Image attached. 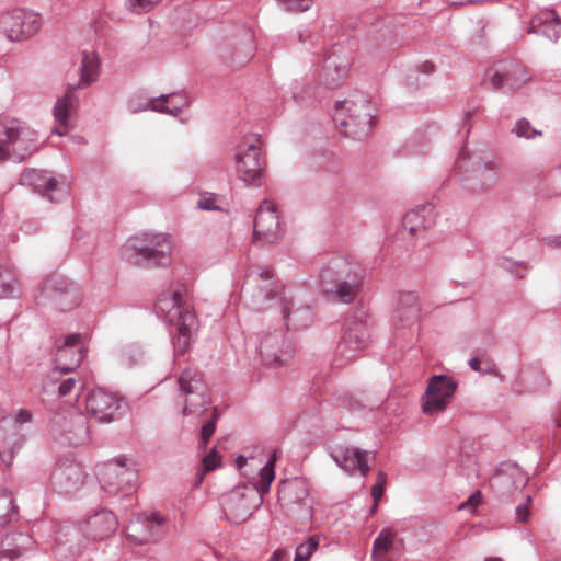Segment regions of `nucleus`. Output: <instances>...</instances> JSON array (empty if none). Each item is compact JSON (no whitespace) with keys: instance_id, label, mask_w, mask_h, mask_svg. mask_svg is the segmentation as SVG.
<instances>
[{"instance_id":"nucleus-1","label":"nucleus","mask_w":561,"mask_h":561,"mask_svg":"<svg viewBox=\"0 0 561 561\" xmlns=\"http://www.w3.org/2000/svg\"><path fill=\"white\" fill-rule=\"evenodd\" d=\"M365 275V268L359 262L345 257L331 259L319 273L322 290L344 304H351L356 298Z\"/></svg>"},{"instance_id":"nucleus-2","label":"nucleus","mask_w":561,"mask_h":561,"mask_svg":"<svg viewBox=\"0 0 561 561\" xmlns=\"http://www.w3.org/2000/svg\"><path fill=\"white\" fill-rule=\"evenodd\" d=\"M374 107L363 92L336 102L333 121L337 130L346 137L358 141L366 139L374 127Z\"/></svg>"},{"instance_id":"nucleus-3","label":"nucleus","mask_w":561,"mask_h":561,"mask_svg":"<svg viewBox=\"0 0 561 561\" xmlns=\"http://www.w3.org/2000/svg\"><path fill=\"white\" fill-rule=\"evenodd\" d=\"M186 288L182 287L161 297L157 309L167 313L168 321L176 328L178 336L172 339L175 356L184 355L191 345L193 333L197 330V318L184 298Z\"/></svg>"},{"instance_id":"nucleus-4","label":"nucleus","mask_w":561,"mask_h":561,"mask_svg":"<svg viewBox=\"0 0 561 561\" xmlns=\"http://www.w3.org/2000/svg\"><path fill=\"white\" fill-rule=\"evenodd\" d=\"M456 167L465 174L461 181L462 188L473 193L485 191L499 179L497 168L492 154L488 151L470 154L466 148H462L456 160Z\"/></svg>"},{"instance_id":"nucleus-5","label":"nucleus","mask_w":561,"mask_h":561,"mask_svg":"<svg viewBox=\"0 0 561 561\" xmlns=\"http://www.w3.org/2000/svg\"><path fill=\"white\" fill-rule=\"evenodd\" d=\"M48 428L50 437L62 445L80 446L90 440L88 417L75 408L51 411Z\"/></svg>"},{"instance_id":"nucleus-6","label":"nucleus","mask_w":561,"mask_h":561,"mask_svg":"<svg viewBox=\"0 0 561 561\" xmlns=\"http://www.w3.org/2000/svg\"><path fill=\"white\" fill-rule=\"evenodd\" d=\"M124 253L138 265H163L169 261L171 244L165 234L144 233L142 237L130 238L124 245Z\"/></svg>"},{"instance_id":"nucleus-7","label":"nucleus","mask_w":561,"mask_h":561,"mask_svg":"<svg viewBox=\"0 0 561 561\" xmlns=\"http://www.w3.org/2000/svg\"><path fill=\"white\" fill-rule=\"evenodd\" d=\"M225 518L236 525L245 523L263 504V497L253 484L237 485L220 499Z\"/></svg>"},{"instance_id":"nucleus-8","label":"nucleus","mask_w":561,"mask_h":561,"mask_svg":"<svg viewBox=\"0 0 561 561\" xmlns=\"http://www.w3.org/2000/svg\"><path fill=\"white\" fill-rule=\"evenodd\" d=\"M371 342V320L364 310H357L345 321L337 353L346 362L355 358Z\"/></svg>"},{"instance_id":"nucleus-9","label":"nucleus","mask_w":561,"mask_h":561,"mask_svg":"<svg viewBox=\"0 0 561 561\" xmlns=\"http://www.w3.org/2000/svg\"><path fill=\"white\" fill-rule=\"evenodd\" d=\"M32 420L33 413L26 409H20L14 415L0 420V460L5 466H11L25 442V434L21 426L31 423Z\"/></svg>"},{"instance_id":"nucleus-10","label":"nucleus","mask_w":561,"mask_h":561,"mask_svg":"<svg viewBox=\"0 0 561 561\" xmlns=\"http://www.w3.org/2000/svg\"><path fill=\"white\" fill-rule=\"evenodd\" d=\"M137 480V471L128 468L125 459L118 458L110 460L103 466L100 482L102 490L108 495L117 496L122 494V500L131 503Z\"/></svg>"},{"instance_id":"nucleus-11","label":"nucleus","mask_w":561,"mask_h":561,"mask_svg":"<svg viewBox=\"0 0 561 561\" xmlns=\"http://www.w3.org/2000/svg\"><path fill=\"white\" fill-rule=\"evenodd\" d=\"M179 389L185 394V404L182 409L183 416L191 414L197 417L207 414L211 404L208 388L199 371L187 368L179 377Z\"/></svg>"},{"instance_id":"nucleus-12","label":"nucleus","mask_w":561,"mask_h":561,"mask_svg":"<svg viewBox=\"0 0 561 561\" xmlns=\"http://www.w3.org/2000/svg\"><path fill=\"white\" fill-rule=\"evenodd\" d=\"M85 409L98 422L111 423L127 413L128 404L123 397L96 387L87 394Z\"/></svg>"},{"instance_id":"nucleus-13","label":"nucleus","mask_w":561,"mask_h":561,"mask_svg":"<svg viewBox=\"0 0 561 561\" xmlns=\"http://www.w3.org/2000/svg\"><path fill=\"white\" fill-rule=\"evenodd\" d=\"M42 27L41 15L25 9H13L0 14V31L11 42H21L35 35Z\"/></svg>"},{"instance_id":"nucleus-14","label":"nucleus","mask_w":561,"mask_h":561,"mask_svg":"<svg viewBox=\"0 0 561 561\" xmlns=\"http://www.w3.org/2000/svg\"><path fill=\"white\" fill-rule=\"evenodd\" d=\"M38 299H47L59 311H68L81 301L79 287L62 275H50L44 279Z\"/></svg>"},{"instance_id":"nucleus-15","label":"nucleus","mask_w":561,"mask_h":561,"mask_svg":"<svg viewBox=\"0 0 561 561\" xmlns=\"http://www.w3.org/2000/svg\"><path fill=\"white\" fill-rule=\"evenodd\" d=\"M259 355L265 366H283L294 356V344L282 330H275L260 337Z\"/></svg>"},{"instance_id":"nucleus-16","label":"nucleus","mask_w":561,"mask_h":561,"mask_svg":"<svg viewBox=\"0 0 561 561\" xmlns=\"http://www.w3.org/2000/svg\"><path fill=\"white\" fill-rule=\"evenodd\" d=\"M457 381L447 375H434L428 379L422 409L426 414L444 411L457 390Z\"/></svg>"},{"instance_id":"nucleus-17","label":"nucleus","mask_w":561,"mask_h":561,"mask_svg":"<svg viewBox=\"0 0 561 561\" xmlns=\"http://www.w3.org/2000/svg\"><path fill=\"white\" fill-rule=\"evenodd\" d=\"M251 284L257 287V293L252 295V304L255 310L264 309L272 300L278 299L280 301L284 294H287L285 289L278 290L274 274L267 266L255 267L247 274L245 286Z\"/></svg>"},{"instance_id":"nucleus-18","label":"nucleus","mask_w":561,"mask_h":561,"mask_svg":"<svg viewBox=\"0 0 561 561\" xmlns=\"http://www.w3.org/2000/svg\"><path fill=\"white\" fill-rule=\"evenodd\" d=\"M87 473L83 467L73 460L57 463L50 473L51 489L65 496L78 492L84 484Z\"/></svg>"},{"instance_id":"nucleus-19","label":"nucleus","mask_w":561,"mask_h":561,"mask_svg":"<svg viewBox=\"0 0 561 561\" xmlns=\"http://www.w3.org/2000/svg\"><path fill=\"white\" fill-rule=\"evenodd\" d=\"M3 136L12 152V160L20 162L37 149L35 130L14 119L4 126Z\"/></svg>"},{"instance_id":"nucleus-20","label":"nucleus","mask_w":561,"mask_h":561,"mask_svg":"<svg viewBox=\"0 0 561 561\" xmlns=\"http://www.w3.org/2000/svg\"><path fill=\"white\" fill-rule=\"evenodd\" d=\"M491 84L495 89L515 91L530 80L526 67L514 60H502L486 72Z\"/></svg>"},{"instance_id":"nucleus-21","label":"nucleus","mask_w":561,"mask_h":561,"mask_svg":"<svg viewBox=\"0 0 561 561\" xmlns=\"http://www.w3.org/2000/svg\"><path fill=\"white\" fill-rule=\"evenodd\" d=\"M282 233L283 228L275 205L272 202L263 201L254 218L253 241L274 244Z\"/></svg>"},{"instance_id":"nucleus-22","label":"nucleus","mask_w":561,"mask_h":561,"mask_svg":"<svg viewBox=\"0 0 561 561\" xmlns=\"http://www.w3.org/2000/svg\"><path fill=\"white\" fill-rule=\"evenodd\" d=\"M167 533L165 519L149 515L138 517L127 526V538L135 545H147L160 540Z\"/></svg>"},{"instance_id":"nucleus-23","label":"nucleus","mask_w":561,"mask_h":561,"mask_svg":"<svg viewBox=\"0 0 561 561\" xmlns=\"http://www.w3.org/2000/svg\"><path fill=\"white\" fill-rule=\"evenodd\" d=\"M528 482V477L516 463H501L490 479V486L499 496H510L522 490Z\"/></svg>"},{"instance_id":"nucleus-24","label":"nucleus","mask_w":561,"mask_h":561,"mask_svg":"<svg viewBox=\"0 0 561 561\" xmlns=\"http://www.w3.org/2000/svg\"><path fill=\"white\" fill-rule=\"evenodd\" d=\"M330 456L340 468L350 473L358 471L363 477H366L370 471L367 450L346 445H336L331 448Z\"/></svg>"},{"instance_id":"nucleus-25","label":"nucleus","mask_w":561,"mask_h":561,"mask_svg":"<svg viewBox=\"0 0 561 561\" xmlns=\"http://www.w3.org/2000/svg\"><path fill=\"white\" fill-rule=\"evenodd\" d=\"M35 549V541L30 534L9 533L0 543V561H22L34 553Z\"/></svg>"},{"instance_id":"nucleus-26","label":"nucleus","mask_w":561,"mask_h":561,"mask_svg":"<svg viewBox=\"0 0 561 561\" xmlns=\"http://www.w3.org/2000/svg\"><path fill=\"white\" fill-rule=\"evenodd\" d=\"M117 526L118 522L114 513L102 508L87 517L83 533L88 539L104 540L116 533Z\"/></svg>"},{"instance_id":"nucleus-27","label":"nucleus","mask_w":561,"mask_h":561,"mask_svg":"<svg viewBox=\"0 0 561 561\" xmlns=\"http://www.w3.org/2000/svg\"><path fill=\"white\" fill-rule=\"evenodd\" d=\"M280 312L288 330H300L309 327L313 319V312L309 305L295 304V296L284 294L280 298Z\"/></svg>"},{"instance_id":"nucleus-28","label":"nucleus","mask_w":561,"mask_h":561,"mask_svg":"<svg viewBox=\"0 0 561 561\" xmlns=\"http://www.w3.org/2000/svg\"><path fill=\"white\" fill-rule=\"evenodd\" d=\"M263 160L261 149L250 144L244 151L236 153V170L245 183H254L262 174Z\"/></svg>"},{"instance_id":"nucleus-29","label":"nucleus","mask_w":561,"mask_h":561,"mask_svg":"<svg viewBox=\"0 0 561 561\" xmlns=\"http://www.w3.org/2000/svg\"><path fill=\"white\" fill-rule=\"evenodd\" d=\"M527 33L541 35L551 42H557L561 36V18L554 10H540L530 19Z\"/></svg>"},{"instance_id":"nucleus-30","label":"nucleus","mask_w":561,"mask_h":561,"mask_svg":"<svg viewBox=\"0 0 561 561\" xmlns=\"http://www.w3.org/2000/svg\"><path fill=\"white\" fill-rule=\"evenodd\" d=\"M436 222V215L432 204H424L408 211L402 219V226L412 237H417L431 229Z\"/></svg>"},{"instance_id":"nucleus-31","label":"nucleus","mask_w":561,"mask_h":561,"mask_svg":"<svg viewBox=\"0 0 561 561\" xmlns=\"http://www.w3.org/2000/svg\"><path fill=\"white\" fill-rule=\"evenodd\" d=\"M421 307L415 291H401L393 311V321L401 327H410L420 319Z\"/></svg>"},{"instance_id":"nucleus-32","label":"nucleus","mask_w":561,"mask_h":561,"mask_svg":"<svg viewBox=\"0 0 561 561\" xmlns=\"http://www.w3.org/2000/svg\"><path fill=\"white\" fill-rule=\"evenodd\" d=\"M20 183L30 186L35 193L56 202L54 193L58 191L57 180L48 171L27 170L22 173Z\"/></svg>"},{"instance_id":"nucleus-33","label":"nucleus","mask_w":561,"mask_h":561,"mask_svg":"<svg viewBox=\"0 0 561 561\" xmlns=\"http://www.w3.org/2000/svg\"><path fill=\"white\" fill-rule=\"evenodd\" d=\"M76 89L68 85L64 95L59 96L53 106V116L57 126L53 128V133L59 136L64 135L61 127H67L71 113L77 108L79 99L75 94Z\"/></svg>"},{"instance_id":"nucleus-34","label":"nucleus","mask_w":561,"mask_h":561,"mask_svg":"<svg viewBox=\"0 0 561 561\" xmlns=\"http://www.w3.org/2000/svg\"><path fill=\"white\" fill-rule=\"evenodd\" d=\"M347 72L348 68L343 60L334 55L328 56L324 59L322 81L330 89L337 88Z\"/></svg>"},{"instance_id":"nucleus-35","label":"nucleus","mask_w":561,"mask_h":561,"mask_svg":"<svg viewBox=\"0 0 561 561\" xmlns=\"http://www.w3.org/2000/svg\"><path fill=\"white\" fill-rule=\"evenodd\" d=\"M81 341H82V337H81V334H79V333L68 334L67 336H65L62 339L61 342L56 341V347L58 350V353H57L58 358L64 356V354H66L68 351H71L75 354V358H73L71 365H68V366L58 365L57 369H59L64 373H69L73 367H76L81 362V359H82V354H81V348H80Z\"/></svg>"},{"instance_id":"nucleus-36","label":"nucleus","mask_w":561,"mask_h":561,"mask_svg":"<svg viewBox=\"0 0 561 561\" xmlns=\"http://www.w3.org/2000/svg\"><path fill=\"white\" fill-rule=\"evenodd\" d=\"M99 58L94 54L84 51L80 65V78L78 83L69 84L71 89H84L96 80Z\"/></svg>"},{"instance_id":"nucleus-37","label":"nucleus","mask_w":561,"mask_h":561,"mask_svg":"<svg viewBox=\"0 0 561 561\" xmlns=\"http://www.w3.org/2000/svg\"><path fill=\"white\" fill-rule=\"evenodd\" d=\"M20 513L13 494L7 489L0 490V529L19 522Z\"/></svg>"},{"instance_id":"nucleus-38","label":"nucleus","mask_w":561,"mask_h":561,"mask_svg":"<svg viewBox=\"0 0 561 561\" xmlns=\"http://www.w3.org/2000/svg\"><path fill=\"white\" fill-rule=\"evenodd\" d=\"M170 96V94H162L159 96L161 101L159 104L156 103V100H151L149 102L136 104L133 100L128 102V110L130 113H138L147 110H152L161 113H167L173 116H176L181 112V106L170 107L164 104V101Z\"/></svg>"},{"instance_id":"nucleus-39","label":"nucleus","mask_w":561,"mask_h":561,"mask_svg":"<svg viewBox=\"0 0 561 561\" xmlns=\"http://www.w3.org/2000/svg\"><path fill=\"white\" fill-rule=\"evenodd\" d=\"M436 70V67L431 61H424L422 65L414 66L413 68L409 69V73L407 75V84L411 87H420L421 84H425V80H420L419 77L423 76H430L434 73Z\"/></svg>"},{"instance_id":"nucleus-40","label":"nucleus","mask_w":561,"mask_h":561,"mask_svg":"<svg viewBox=\"0 0 561 561\" xmlns=\"http://www.w3.org/2000/svg\"><path fill=\"white\" fill-rule=\"evenodd\" d=\"M274 479L275 461L274 459H271L261 468L257 484H253L257 489L262 497L264 493H267L270 491L271 484Z\"/></svg>"},{"instance_id":"nucleus-41","label":"nucleus","mask_w":561,"mask_h":561,"mask_svg":"<svg viewBox=\"0 0 561 561\" xmlns=\"http://www.w3.org/2000/svg\"><path fill=\"white\" fill-rule=\"evenodd\" d=\"M207 413H209V417L206 420V422L202 425V428H201V443H202L203 448L206 447L210 437L215 433L216 423L220 416L218 409L216 407H213L211 404L208 405ZM204 415L207 416L208 414H204Z\"/></svg>"},{"instance_id":"nucleus-42","label":"nucleus","mask_w":561,"mask_h":561,"mask_svg":"<svg viewBox=\"0 0 561 561\" xmlns=\"http://www.w3.org/2000/svg\"><path fill=\"white\" fill-rule=\"evenodd\" d=\"M14 289V277L12 273L0 266V299L13 296Z\"/></svg>"},{"instance_id":"nucleus-43","label":"nucleus","mask_w":561,"mask_h":561,"mask_svg":"<svg viewBox=\"0 0 561 561\" xmlns=\"http://www.w3.org/2000/svg\"><path fill=\"white\" fill-rule=\"evenodd\" d=\"M392 31L386 24L385 19H378L374 24L373 28L368 32V36L376 43H382L390 37Z\"/></svg>"},{"instance_id":"nucleus-44","label":"nucleus","mask_w":561,"mask_h":561,"mask_svg":"<svg viewBox=\"0 0 561 561\" xmlns=\"http://www.w3.org/2000/svg\"><path fill=\"white\" fill-rule=\"evenodd\" d=\"M512 133L519 138L526 139H533L536 136L541 135V131L533 128L529 121L526 118L518 119L515 126L512 128Z\"/></svg>"},{"instance_id":"nucleus-45","label":"nucleus","mask_w":561,"mask_h":561,"mask_svg":"<svg viewBox=\"0 0 561 561\" xmlns=\"http://www.w3.org/2000/svg\"><path fill=\"white\" fill-rule=\"evenodd\" d=\"M161 0H126L125 7L128 11L134 13H142L151 10Z\"/></svg>"},{"instance_id":"nucleus-46","label":"nucleus","mask_w":561,"mask_h":561,"mask_svg":"<svg viewBox=\"0 0 561 561\" xmlns=\"http://www.w3.org/2000/svg\"><path fill=\"white\" fill-rule=\"evenodd\" d=\"M283 5L285 11L288 12H306L308 11L313 1L312 0H276Z\"/></svg>"},{"instance_id":"nucleus-47","label":"nucleus","mask_w":561,"mask_h":561,"mask_svg":"<svg viewBox=\"0 0 561 561\" xmlns=\"http://www.w3.org/2000/svg\"><path fill=\"white\" fill-rule=\"evenodd\" d=\"M500 265L508 271L510 273L514 274L515 277H519V278H524L525 277V273L523 274H519L517 272V268L519 267H523L525 268L526 271L528 270V265L523 262V261H511L510 259L507 257H503Z\"/></svg>"},{"instance_id":"nucleus-48","label":"nucleus","mask_w":561,"mask_h":561,"mask_svg":"<svg viewBox=\"0 0 561 561\" xmlns=\"http://www.w3.org/2000/svg\"><path fill=\"white\" fill-rule=\"evenodd\" d=\"M78 380L75 377H67L62 379L57 386L58 397L62 398L69 396L76 390Z\"/></svg>"},{"instance_id":"nucleus-49","label":"nucleus","mask_w":561,"mask_h":561,"mask_svg":"<svg viewBox=\"0 0 561 561\" xmlns=\"http://www.w3.org/2000/svg\"><path fill=\"white\" fill-rule=\"evenodd\" d=\"M319 547V540L314 536H309L307 540L299 545L296 550L299 551V553L306 554L309 559L311 556L317 551Z\"/></svg>"},{"instance_id":"nucleus-50","label":"nucleus","mask_w":561,"mask_h":561,"mask_svg":"<svg viewBox=\"0 0 561 561\" xmlns=\"http://www.w3.org/2000/svg\"><path fill=\"white\" fill-rule=\"evenodd\" d=\"M221 457L215 448L211 449L203 459V466L206 472L213 471L220 466Z\"/></svg>"},{"instance_id":"nucleus-51","label":"nucleus","mask_w":561,"mask_h":561,"mask_svg":"<svg viewBox=\"0 0 561 561\" xmlns=\"http://www.w3.org/2000/svg\"><path fill=\"white\" fill-rule=\"evenodd\" d=\"M391 547V541L387 536H383L382 534L378 535L373 545V558L376 559L377 554H380L378 551H385L387 552Z\"/></svg>"},{"instance_id":"nucleus-52","label":"nucleus","mask_w":561,"mask_h":561,"mask_svg":"<svg viewBox=\"0 0 561 561\" xmlns=\"http://www.w3.org/2000/svg\"><path fill=\"white\" fill-rule=\"evenodd\" d=\"M530 501H531V496L527 495L526 501L516 506V508H515L516 519L519 523H527L528 517H529L528 504Z\"/></svg>"},{"instance_id":"nucleus-53","label":"nucleus","mask_w":561,"mask_h":561,"mask_svg":"<svg viewBox=\"0 0 561 561\" xmlns=\"http://www.w3.org/2000/svg\"><path fill=\"white\" fill-rule=\"evenodd\" d=\"M378 478L380 479V481H378L371 488V496L375 500V502L379 501V499L382 496V494L385 492L386 474L382 471H379L378 472Z\"/></svg>"},{"instance_id":"nucleus-54","label":"nucleus","mask_w":561,"mask_h":561,"mask_svg":"<svg viewBox=\"0 0 561 561\" xmlns=\"http://www.w3.org/2000/svg\"><path fill=\"white\" fill-rule=\"evenodd\" d=\"M482 500V494L480 491H476L473 492L469 499L462 503L459 508L462 510V508H466V510H472Z\"/></svg>"},{"instance_id":"nucleus-55","label":"nucleus","mask_w":561,"mask_h":561,"mask_svg":"<svg viewBox=\"0 0 561 561\" xmlns=\"http://www.w3.org/2000/svg\"><path fill=\"white\" fill-rule=\"evenodd\" d=\"M468 365H469V367H470L472 370H474V371H477V373H480V374H482V375H488V374H491V371H492V368H491V367H488V368H482V367H481V360H480V358H479V357H472V358H470V359H469V362H468Z\"/></svg>"},{"instance_id":"nucleus-56","label":"nucleus","mask_w":561,"mask_h":561,"mask_svg":"<svg viewBox=\"0 0 561 561\" xmlns=\"http://www.w3.org/2000/svg\"><path fill=\"white\" fill-rule=\"evenodd\" d=\"M7 159L12 160V152L9 148V145L5 141V136L0 138V161H4Z\"/></svg>"},{"instance_id":"nucleus-57","label":"nucleus","mask_w":561,"mask_h":561,"mask_svg":"<svg viewBox=\"0 0 561 561\" xmlns=\"http://www.w3.org/2000/svg\"><path fill=\"white\" fill-rule=\"evenodd\" d=\"M198 208L203 210H214L216 209L215 203L210 198H203L198 201Z\"/></svg>"},{"instance_id":"nucleus-58","label":"nucleus","mask_w":561,"mask_h":561,"mask_svg":"<svg viewBox=\"0 0 561 561\" xmlns=\"http://www.w3.org/2000/svg\"><path fill=\"white\" fill-rule=\"evenodd\" d=\"M479 111V105H474V106H471L467 112H466V115H465V124L468 125V128L466 130V133L468 134L472 127V124H469V118L474 115L477 112Z\"/></svg>"},{"instance_id":"nucleus-59","label":"nucleus","mask_w":561,"mask_h":561,"mask_svg":"<svg viewBox=\"0 0 561 561\" xmlns=\"http://www.w3.org/2000/svg\"><path fill=\"white\" fill-rule=\"evenodd\" d=\"M347 409L359 411V410L363 409V405L358 401L350 399L348 400V404H347Z\"/></svg>"},{"instance_id":"nucleus-60","label":"nucleus","mask_w":561,"mask_h":561,"mask_svg":"<svg viewBox=\"0 0 561 561\" xmlns=\"http://www.w3.org/2000/svg\"><path fill=\"white\" fill-rule=\"evenodd\" d=\"M547 244L553 245L554 248H560L561 247V236L549 238L547 241Z\"/></svg>"},{"instance_id":"nucleus-61","label":"nucleus","mask_w":561,"mask_h":561,"mask_svg":"<svg viewBox=\"0 0 561 561\" xmlns=\"http://www.w3.org/2000/svg\"><path fill=\"white\" fill-rule=\"evenodd\" d=\"M247 458L242 455L238 456L236 459V465L238 468H242L247 463Z\"/></svg>"},{"instance_id":"nucleus-62","label":"nucleus","mask_w":561,"mask_h":561,"mask_svg":"<svg viewBox=\"0 0 561 561\" xmlns=\"http://www.w3.org/2000/svg\"><path fill=\"white\" fill-rule=\"evenodd\" d=\"M309 560L310 559L306 554L299 553V551L296 550L294 561H309Z\"/></svg>"},{"instance_id":"nucleus-63","label":"nucleus","mask_w":561,"mask_h":561,"mask_svg":"<svg viewBox=\"0 0 561 561\" xmlns=\"http://www.w3.org/2000/svg\"><path fill=\"white\" fill-rule=\"evenodd\" d=\"M553 420H554L557 427H561V400L559 403V414L557 416H554Z\"/></svg>"},{"instance_id":"nucleus-64","label":"nucleus","mask_w":561,"mask_h":561,"mask_svg":"<svg viewBox=\"0 0 561 561\" xmlns=\"http://www.w3.org/2000/svg\"><path fill=\"white\" fill-rule=\"evenodd\" d=\"M279 560H280L279 551H274L267 561H279Z\"/></svg>"}]
</instances>
